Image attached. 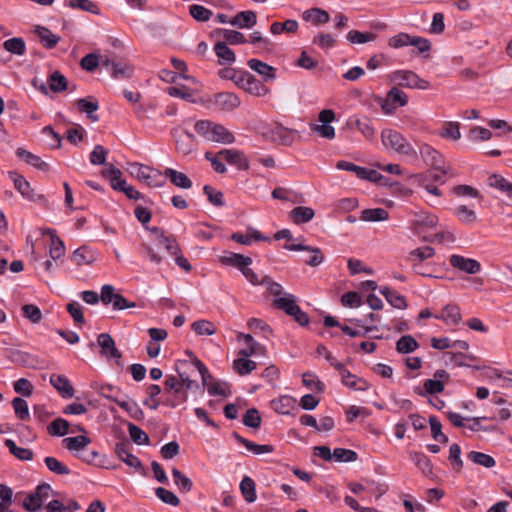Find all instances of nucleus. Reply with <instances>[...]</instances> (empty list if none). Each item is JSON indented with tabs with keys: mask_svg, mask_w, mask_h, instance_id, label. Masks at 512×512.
Returning <instances> with one entry per match:
<instances>
[{
	"mask_svg": "<svg viewBox=\"0 0 512 512\" xmlns=\"http://www.w3.org/2000/svg\"><path fill=\"white\" fill-rule=\"evenodd\" d=\"M231 239L242 245H250L253 241L268 240L258 230L248 227L245 234L233 233Z\"/></svg>",
	"mask_w": 512,
	"mask_h": 512,
	"instance_id": "obj_29",
	"label": "nucleus"
},
{
	"mask_svg": "<svg viewBox=\"0 0 512 512\" xmlns=\"http://www.w3.org/2000/svg\"><path fill=\"white\" fill-rule=\"evenodd\" d=\"M433 168L428 171L425 175H420L418 179H425V181L433 180L435 182H438L440 184L445 183V175H452V170L449 166H441V164H438L436 166H432Z\"/></svg>",
	"mask_w": 512,
	"mask_h": 512,
	"instance_id": "obj_31",
	"label": "nucleus"
},
{
	"mask_svg": "<svg viewBox=\"0 0 512 512\" xmlns=\"http://www.w3.org/2000/svg\"><path fill=\"white\" fill-rule=\"evenodd\" d=\"M243 90L256 97H264L270 93V89L252 74L247 77Z\"/></svg>",
	"mask_w": 512,
	"mask_h": 512,
	"instance_id": "obj_27",
	"label": "nucleus"
},
{
	"mask_svg": "<svg viewBox=\"0 0 512 512\" xmlns=\"http://www.w3.org/2000/svg\"><path fill=\"white\" fill-rule=\"evenodd\" d=\"M235 438L238 440L239 443H241L245 448L253 453L254 455H260V454H267L273 452V446L264 444H256L254 442H251L239 435H235Z\"/></svg>",
	"mask_w": 512,
	"mask_h": 512,
	"instance_id": "obj_44",
	"label": "nucleus"
},
{
	"mask_svg": "<svg viewBox=\"0 0 512 512\" xmlns=\"http://www.w3.org/2000/svg\"><path fill=\"white\" fill-rule=\"evenodd\" d=\"M16 155L22 159L23 161H25L27 164L39 169V170H42V171H46L48 169V165L46 162H44L40 157H38L37 155H34L32 154L31 152L23 149V148H18L16 150Z\"/></svg>",
	"mask_w": 512,
	"mask_h": 512,
	"instance_id": "obj_37",
	"label": "nucleus"
},
{
	"mask_svg": "<svg viewBox=\"0 0 512 512\" xmlns=\"http://www.w3.org/2000/svg\"><path fill=\"white\" fill-rule=\"evenodd\" d=\"M410 458L423 474L430 475L432 473L431 461L425 454L420 452H411Z\"/></svg>",
	"mask_w": 512,
	"mask_h": 512,
	"instance_id": "obj_52",
	"label": "nucleus"
},
{
	"mask_svg": "<svg viewBox=\"0 0 512 512\" xmlns=\"http://www.w3.org/2000/svg\"><path fill=\"white\" fill-rule=\"evenodd\" d=\"M192 330L198 335L210 336L216 332V327L208 320H199L192 324Z\"/></svg>",
	"mask_w": 512,
	"mask_h": 512,
	"instance_id": "obj_64",
	"label": "nucleus"
},
{
	"mask_svg": "<svg viewBox=\"0 0 512 512\" xmlns=\"http://www.w3.org/2000/svg\"><path fill=\"white\" fill-rule=\"evenodd\" d=\"M389 218L388 212L383 208L365 209L361 212L360 219L366 222L385 221Z\"/></svg>",
	"mask_w": 512,
	"mask_h": 512,
	"instance_id": "obj_46",
	"label": "nucleus"
},
{
	"mask_svg": "<svg viewBox=\"0 0 512 512\" xmlns=\"http://www.w3.org/2000/svg\"><path fill=\"white\" fill-rule=\"evenodd\" d=\"M237 340L244 341L247 344L246 348L239 350L238 355L240 356L263 355L266 351L265 347L255 341L251 334L239 332L237 333Z\"/></svg>",
	"mask_w": 512,
	"mask_h": 512,
	"instance_id": "obj_13",
	"label": "nucleus"
},
{
	"mask_svg": "<svg viewBox=\"0 0 512 512\" xmlns=\"http://www.w3.org/2000/svg\"><path fill=\"white\" fill-rule=\"evenodd\" d=\"M272 409L283 415L289 414L296 406V399L289 395L280 396L271 402Z\"/></svg>",
	"mask_w": 512,
	"mask_h": 512,
	"instance_id": "obj_30",
	"label": "nucleus"
},
{
	"mask_svg": "<svg viewBox=\"0 0 512 512\" xmlns=\"http://www.w3.org/2000/svg\"><path fill=\"white\" fill-rule=\"evenodd\" d=\"M341 382L346 387L356 390V391H365L369 388L368 383L356 375L352 374L349 370L343 372L341 375Z\"/></svg>",
	"mask_w": 512,
	"mask_h": 512,
	"instance_id": "obj_32",
	"label": "nucleus"
},
{
	"mask_svg": "<svg viewBox=\"0 0 512 512\" xmlns=\"http://www.w3.org/2000/svg\"><path fill=\"white\" fill-rule=\"evenodd\" d=\"M434 318L452 326L458 325L462 320L460 308L456 304L445 305L440 313L434 315Z\"/></svg>",
	"mask_w": 512,
	"mask_h": 512,
	"instance_id": "obj_16",
	"label": "nucleus"
},
{
	"mask_svg": "<svg viewBox=\"0 0 512 512\" xmlns=\"http://www.w3.org/2000/svg\"><path fill=\"white\" fill-rule=\"evenodd\" d=\"M271 137L274 141H277L282 145L290 146L300 137V135L295 129L278 125L272 130Z\"/></svg>",
	"mask_w": 512,
	"mask_h": 512,
	"instance_id": "obj_15",
	"label": "nucleus"
},
{
	"mask_svg": "<svg viewBox=\"0 0 512 512\" xmlns=\"http://www.w3.org/2000/svg\"><path fill=\"white\" fill-rule=\"evenodd\" d=\"M434 254H435L434 248H432L430 246H424V247H420V248L412 250L409 253L407 259L411 264L421 263L424 260L429 259L432 256H434Z\"/></svg>",
	"mask_w": 512,
	"mask_h": 512,
	"instance_id": "obj_48",
	"label": "nucleus"
},
{
	"mask_svg": "<svg viewBox=\"0 0 512 512\" xmlns=\"http://www.w3.org/2000/svg\"><path fill=\"white\" fill-rule=\"evenodd\" d=\"M417 348V341L410 335L402 336L396 343V349L401 354L411 353Z\"/></svg>",
	"mask_w": 512,
	"mask_h": 512,
	"instance_id": "obj_58",
	"label": "nucleus"
},
{
	"mask_svg": "<svg viewBox=\"0 0 512 512\" xmlns=\"http://www.w3.org/2000/svg\"><path fill=\"white\" fill-rule=\"evenodd\" d=\"M274 305L278 309L285 311L288 315L293 314L299 307L296 304L295 297L290 293H284L282 297L276 298L274 300Z\"/></svg>",
	"mask_w": 512,
	"mask_h": 512,
	"instance_id": "obj_41",
	"label": "nucleus"
},
{
	"mask_svg": "<svg viewBox=\"0 0 512 512\" xmlns=\"http://www.w3.org/2000/svg\"><path fill=\"white\" fill-rule=\"evenodd\" d=\"M172 136L175 141L177 152L187 155L195 149L196 137L191 132H179V130L175 128L172 130Z\"/></svg>",
	"mask_w": 512,
	"mask_h": 512,
	"instance_id": "obj_10",
	"label": "nucleus"
},
{
	"mask_svg": "<svg viewBox=\"0 0 512 512\" xmlns=\"http://www.w3.org/2000/svg\"><path fill=\"white\" fill-rule=\"evenodd\" d=\"M62 443L69 452L77 456L81 453V451L87 448V446L91 443V440L86 435H79L64 438Z\"/></svg>",
	"mask_w": 512,
	"mask_h": 512,
	"instance_id": "obj_21",
	"label": "nucleus"
},
{
	"mask_svg": "<svg viewBox=\"0 0 512 512\" xmlns=\"http://www.w3.org/2000/svg\"><path fill=\"white\" fill-rule=\"evenodd\" d=\"M102 176L109 180L114 190L122 191L127 185V182L121 178V170L111 164L105 166L102 170Z\"/></svg>",
	"mask_w": 512,
	"mask_h": 512,
	"instance_id": "obj_19",
	"label": "nucleus"
},
{
	"mask_svg": "<svg viewBox=\"0 0 512 512\" xmlns=\"http://www.w3.org/2000/svg\"><path fill=\"white\" fill-rule=\"evenodd\" d=\"M257 16L251 11H241L237 13L231 20H229V24L240 29H250L256 25Z\"/></svg>",
	"mask_w": 512,
	"mask_h": 512,
	"instance_id": "obj_22",
	"label": "nucleus"
},
{
	"mask_svg": "<svg viewBox=\"0 0 512 512\" xmlns=\"http://www.w3.org/2000/svg\"><path fill=\"white\" fill-rule=\"evenodd\" d=\"M76 105L81 112L86 113L87 117L93 121L98 120V116L94 112L98 110L99 104L94 97L81 98L76 101Z\"/></svg>",
	"mask_w": 512,
	"mask_h": 512,
	"instance_id": "obj_34",
	"label": "nucleus"
},
{
	"mask_svg": "<svg viewBox=\"0 0 512 512\" xmlns=\"http://www.w3.org/2000/svg\"><path fill=\"white\" fill-rule=\"evenodd\" d=\"M152 231L159 234L158 235V243L160 245H163L169 254H171L173 256H177V254L180 253L179 245L177 244L175 239L165 236L164 233L161 232L156 227L153 228Z\"/></svg>",
	"mask_w": 512,
	"mask_h": 512,
	"instance_id": "obj_51",
	"label": "nucleus"
},
{
	"mask_svg": "<svg viewBox=\"0 0 512 512\" xmlns=\"http://www.w3.org/2000/svg\"><path fill=\"white\" fill-rule=\"evenodd\" d=\"M298 27H299V25L296 20L289 19L283 23H280V22L272 23L271 27H270V32L275 35L281 34L283 32L294 33L297 31Z\"/></svg>",
	"mask_w": 512,
	"mask_h": 512,
	"instance_id": "obj_55",
	"label": "nucleus"
},
{
	"mask_svg": "<svg viewBox=\"0 0 512 512\" xmlns=\"http://www.w3.org/2000/svg\"><path fill=\"white\" fill-rule=\"evenodd\" d=\"M49 87L53 92H62L67 88L66 77L58 71H54L48 79Z\"/></svg>",
	"mask_w": 512,
	"mask_h": 512,
	"instance_id": "obj_59",
	"label": "nucleus"
},
{
	"mask_svg": "<svg viewBox=\"0 0 512 512\" xmlns=\"http://www.w3.org/2000/svg\"><path fill=\"white\" fill-rule=\"evenodd\" d=\"M163 177L168 178L170 182L178 188L190 189L192 187L191 179L185 173L173 168H166L163 172Z\"/></svg>",
	"mask_w": 512,
	"mask_h": 512,
	"instance_id": "obj_24",
	"label": "nucleus"
},
{
	"mask_svg": "<svg viewBox=\"0 0 512 512\" xmlns=\"http://www.w3.org/2000/svg\"><path fill=\"white\" fill-rule=\"evenodd\" d=\"M44 463L46 467L51 471L52 473H55L57 475H68L70 474V469L60 462L57 458L52 456H47L44 459Z\"/></svg>",
	"mask_w": 512,
	"mask_h": 512,
	"instance_id": "obj_57",
	"label": "nucleus"
},
{
	"mask_svg": "<svg viewBox=\"0 0 512 512\" xmlns=\"http://www.w3.org/2000/svg\"><path fill=\"white\" fill-rule=\"evenodd\" d=\"M419 154L422 159L431 166H436L442 163L441 154L429 144H421L419 146Z\"/></svg>",
	"mask_w": 512,
	"mask_h": 512,
	"instance_id": "obj_35",
	"label": "nucleus"
},
{
	"mask_svg": "<svg viewBox=\"0 0 512 512\" xmlns=\"http://www.w3.org/2000/svg\"><path fill=\"white\" fill-rule=\"evenodd\" d=\"M52 488L49 484H41L30 494L26 495L22 501V506L29 512H37L41 509L42 505L49 499Z\"/></svg>",
	"mask_w": 512,
	"mask_h": 512,
	"instance_id": "obj_6",
	"label": "nucleus"
},
{
	"mask_svg": "<svg viewBox=\"0 0 512 512\" xmlns=\"http://www.w3.org/2000/svg\"><path fill=\"white\" fill-rule=\"evenodd\" d=\"M408 103V96L397 87L391 88L386 97L381 101L382 112L386 115H392L398 107H403Z\"/></svg>",
	"mask_w": 512,
	"mask_h": 512,
	"instance_id": "obj_8",
	"label": "nucleus"
},
{
	"mask_svg": "<svg viewBox=\"0 0 512 512\" xmlns=\"http://www.w3.org/2000/svg\"><path fill=\"white\" fill-rule=\"evenodd\" d=\"M195 132L205 141L222 144H231L234 142V135L223 125L210 120H198L194 124Z\"/></svg>",
	"mask_w": 512,
	"mask_h": 512,
	"instance_id": "obj_1",
	"label": "nucleus"
},
{
	"mask_svg": "<svg viewBox=\"0 0 512 512\" xmlns=\"http://www.w3.org/2000/svg\"><path fill=\"white\" fill-rule=\"evenodd\" d=\"M229 164L237 165L240 169H248V160L237 150L225 149L219 153Z\"/></svg>",
	"mask_w": 512,
	"mask_h": 512,
	"instance_id": "obj_33",
	"label": "nucleus"
},
{
	"mask_svg": "<svg viewBox=\"0 0 512 512\" xmlns=\"http://www.w3.org/2000/svg\"><path fill=\"white\" fill-rule=\"evenodd\" d=\"M172 476L175 485L182 492H189L192 489V481L177 468L172 469Z\"/></svg>",
	"mask_w": 512,
	"mask_h": 512,
	"instance_id": "obj_60",
	"label": "nucleus"
},
{
	"mask_svg": "<svg viewBox=\"0 0 512 512\" xmlns=\"http://www.w3.org/2000/svg\"><path fill=\"white\" fill-rule=\"evenodd\" d=\"M303 19L314 25H319L329 21V14L320 8H311L303 12Z\"/></svg>",
	"mask_w": 512,
	"mask_h": 512,
	"instance_id": "obj_42",
	"label": "nucleus"
},
{
	"mask_svg": "<svg viewBox=\"0 0 512 512\" xmlns=\"http://www.w3.org/2000/svg\"><path fill=\"white\" fill-rule=\"evenodd\" d=\"M115 453L118 458L124 462L126 465L133 467L135 469H141L142 464L141 461L132 453H130L128 447L124 443H118L115 446Z\"/></svg>",
	"mask_w": 512,
	"mask_h": 512,
	"instance_id": "obj_26",
	"label": "nucleus"
},
{
	"mask_svg": "<svg viewBox=\"0 0 512 512\" xmlns=\"http://www.w3.org/2000/svg\"><path fill=\"white\" fill-rule=\"evenodd\" d=\"M97 343L100 347V353L107 359L118 360L121 358V352L117 349L113 338L107 333L98 335Z\"/></svg>",
	"mask_w": 512,
	"mask_h": 512,
	"instance_id": "obj_12",
	"label": "nucleus"
},
{
	"mask_svg": "<svg viewBox=\"0 0 512 512\" xmlns=\"http://www.w3.org/2000/svg\"><path fill=\"white\" fill-rule=\"evenodd\" d=\"M219 261L223 265L236 267L239 271L244 265H251L252 259L242 254L227 252L219 257Z\"/></svg>",
	"mask_w": 512,
	"mask_h": 512,
	"instance_id": "obj_25",
	"label": "nucleus"
},
{
	"mask_svg": "<svg viewBox=\"0 0 512 512\" xmlns=\"http://www.w3.org/2000/svg\"><path fill=\"white\" fill-rule=\"evenodd\" d=\"M438 223L439 219L435 214L420 211L413 214V218L410 220V228L416 235L423 238L427 232L434 230Z\"/></svg>",
	"mask_w": 512,
	"mask_h": 512,
	"instance_id": "obj_7",
	"label": "nucleus"
},
{
	"mask_svg": "<svg viewBox=\"0 0 512 512\" xmlns=\"http://www.w3.org/2000/svg\"><path fill=\"white\" fill-rule=\"evenodd\" d=\"M214 51L220 64H232L236 60L234 52L227 46L226 42H217Z\"/></svg>",
	"mask_w": 512,
	"mask_h": 512,
	"instance_id": "obj_40",
	"label": "nucleus"
},
{
	"mask_svg": "<svg viewBox=\"0 0 512 512\" xmlns=\"http://www.w3.org/2000/svg\"><path fill=\"white\" fill-rule=\"evenodd\" d=\"M5 446L19 460L28 461L33 458V452L30 449L17 446L12 439H6Z\"/></svg>",
	"mask_w": 512,
	"mask_h": 512,
	"instance_id": "obj_45",
	"label": "nucleus"
},
{
	"mask_svg": "<svg viewBox=\"0 0 512 512\" xmlns=\"http://www.w3.org/2000/svg\"><path fill=\"white\" fill-rule=\"evenodd\" d=\"M130 174L150 187H162L165 184L163 173L147 165L132 163L129 166Z\"/></svg>",
	"mask_w": 512,
	"mask_h": 512,
	"instance_id": "obj_4",
	"label": "nucleus"
},
{
	"mask_svg": "<svg viewBox=\"0 0 512 512\" xmlns=\"http://www.w3.org/2000/svg\"><path fill=\"white\" fill-rule=\"evenodd\" d=\"M335 120V112L331 109H324L318 115L319 124L312 127V130L325 139L335 138V128L331 123Z\"/></svg>",
	"mask_w": 512,
	"mask_h": 512,
	"instance_id": "obj_9",
	"label": "nucleus"
},
{
	"mask_svg": "<svg viewBox=\"0 0 512 512\" xmlns=\"http://www.w3.org/2000/svg\"><path fill=\"white\" fill-rule=\"evenodd\" d=\"M467 458L471 462L486 468H491L495 466L494 458L485 453L471 451L467 454Z\"/></svg>",
	"mask_w": 512,
	"mask_h": 512,
	"instance_id": "obj_56",
	"label": "nucleus"
},
{
	"mask_svg": "<svg viewBox=\"0 0 512 512\" xmlns=\"http://www.w3.org/2000/svg\"><path fill=\"white\" fill-rule=\"evenodd\" d=\"M314 215V210L306 206H297L290 212L291 220L297 225L309 222Z\"/></svg>",
	"mask_w": 512,
	"mask_h": 512,
	"instance_id": "obj_38",
	"label": "nucleus"
},
{
	"mask_svg": "<svg viewBox=\"0 0 512 512\" xmlns=\"http://www.w3.org/2000/svg\"><path fill=\"white\" fill-rule=\"evenodd\" d=\"M96 259V252L87 246L79 247L71 255L72 262L77 266L91 265Z\"/></svg>",
	"mask_w": 512,
	"mask_h": 512,
	"instance_id": "obj_20",
	"label": "nucleus"
},
{
	"mask_svg": "<svg viewBox=\"0 0 512 512\" xmlns=\"http://www.w3.org/2000/svg\"><path fill=\"white\" fill-rule=\"evenodd\" d=\"M51 385L64 398H71L74 395V389L67 377L60 374H52L50 376Z\"/></svg>",
	"mask_w": 512,
	"mask_h": 512,
	"instance_id": "obj_23",
	"label": "nucleus"
},
{
	"mask_svg": "<svg viewBox=\"0 0 512 512\" xmlns=\"http://www.w3.org/2000/svg\"><path fill=\"white\" fill-rule=\"evenodd\" d=\"M491 420L487 417H474V418H468L467 419V428L470 431L473 432H479V431H485V432H491L496 429V426L494 424H490L487 426H484L482 422Z\"/></svg>",
	"mask_w": 512,
	"mask_h": 512,
	"instance_id": "obj_54",
	"label": "nucleus"
},
{
	"mask_svg": "<svg viewBox=\"0 0 512 512\" xmlns=\"http://www.w3.org/2000/svg\"><path fill=\"white\" fill-rule=\"evenodd\" d=\"M247 65L251 70L259 74L265 82L273 81L276 78L275 68L261 60L250 59Z\"/></svg>",
	"mask_w": 512,
	"mask_h": 512,
	"instance_id": "obj_18",
	"label": "nucleus"
},
{
	"mask_svg": "<svg viewBox=\"0 0 512 512\" xmlns=\"http://www.w3.org/2000/svg\"><path fill=\"white\" fill-rule=\"evenodd\" d=\"M9 178L14 184L15 189L27 200L36 201L38 195L31 188L30 183L17 172H9Z\"/></svg>",
	"mask_w": 512,
	"mask_h": 512,
	"instance_id": "obj_14",
	"label": "nucleus"
},
{
	"mask_svg": "<svg viewBox=\"0 0 512 512\" xmlns=\"http://www.w3.org/2000/svg\"><path fill=\"white\" fill-rule=\"evenodd\" d=\"M5 50L16 55H23L26 50L25 42L22 38H11L3 44Z\"/></svg>",
	"mask_w": 512,
	"mask_h": 512,
	"instance_id": "obj_62",
	"label": "nucleus"
},
{
	"mask_svg": "<svg viewBox=\"0 0 512 512\" xmlns=\"http://www.w3.org/2000/svg\"><path fill=\"white\" fill-rule=\"evenodd\" d=\"M189 13L196 21H200V22H206L212 16L211 10L205 8L202 5H198V4L190 5Z\"/></svg>",
	"mask_w": 512,
	"mask_h": 512,
	"instance_id": "obj_63",
	"label": "nucleus"
},
{
	"mask_svg": "<svg viewBox=\"0 0 512 512\" xmlns=\"http://www.w3.org/2000/svg\"><path fill=\"white\" fill-rule=\"evenodd\" d=\"M69 428L70 424L67 420L63 418H57L49 424L47 430L48 433L52 436H64L70 432ZM71 432L74 433L75 430H71Z\"/></svg>",
	"mask_w": 512,
	"mask_h": 512,
	"instance_id": "obj_49",
	"label": "nucleus"
},
{
	"mask_svg": "<svg viewBox=\"0 0 512 512\" xmlns=\"http://www.w3.org/2000/svg\"><path fill=\"white\" fill-rule=\"evenodd\" d=\"M442 138L450 140H459L461 138L460 126L458 122L446 121L443 123L442 129L439 132Z\"/></svg>",
	"mask_w": 512,
	"mask_h": 512,
	"instance_id": "obj_47",
	"label": "nucleus"
},
{
	"mask_svg": "<svg viewBox=\"0 0 512 512\" xmlns=\"http://www.w3.org/2000/svg\"><path fill=\"white\" fill-rule=\"evenodd\" d=\"M80 508L76 501H70L64 505L58 500H51L46 505V512H76Z\"/></svg>",
	"mask_w": 512,
	"mask_h": 512,
	"instance_id": "obj_53",
	"label": "nucleus"
},
{
	"mask_svg": "<svg viewBox=\"0 0 512 512\" xmlns=\"http://www.w3.org/2000/svg\"><path fill=\"white\" fill-rule=\"evenodd\" d=\"M381 142L386 149H392L396 153L409 158H417L418 152L407 138L393 129H384L381 132Z\"/></svg>",
	"mask_w": 512,
	"mask_h": 512,
	"instance_id": "obj_2",
	"label": "nucleus"
},
{
	"mask_svg": "<svg viewBox=\"0 0 512 512\" xmlns=\"http://www.w3.org/2000/svg\"><path fill=\"white\" fill-rule=\"evenodd\" d=\"M194 367L201 375L202 385L207 388L210 395L228 397L231 395V387L225 381L214 380L207 367L197 358L192 361Z\"/></svg>",
	"mask_w": 512,
	"mask_h": 512,
	"instance_id": "obj_3",
	"label": "nucleus"
},
{
	"mask_svg": "<svg viewBox=\"0 0 512 512\" xmlns=\"http://www.w3.org/2000/svg\"><path fill=\"white\" fill-rule=\"evenodd\" d=\"M250 356H240L233 361V369L241 376L247 375L257 368V363Z\"/></svg>",
	"mask_w": 512,
	"mask_h": 512,
	"instance_id": "obj_36",
	"label": "nucleus"
},
{
	"mask_svg": "<svg viewBox=\"0 0 512 512\" xmlns=\"http://www.w3.org/2000/svg\"><path fill=\"white\" fill-rule=\"evenodd\" d=\"M114 402L117 403V405L123 409L125 412L129 414L130 417L140 420L143 418L144 413L142 409L139 407V405L132 399L128 398L127 396L123 398H115Z\"/></svg>",
	"mask_w": 512,
	"mask_h": 512,
	"instance_id": "obj_28",
	"label": "nucleus"
},
{
	"mask_svg": "<svg viewBox=\"0 0 512 512\" xmlns=\"http://www.w3.org/2000/svg\"><path fill=\"white\" fill-rule=\"evenodd\" d=\"M240 490L247 502L252 503L256 500L255 482L252 478L245 476L240 482Z\"/></svg>",
	"mask_w": 512,
	"mask_h": 512,
	"instance_id": "obj_50",
	"label": "nucleus"
},
{
	"mask_svg": "<svg viewBox=\"0 0 512 512\" xmlns=\"http://www.w3.org/2000/svg\"><path fill=\"white\" fill-rule=\"evenodd\" d=\"M390 81L394 84L410 89L427 90L430 83L420 78L416 73L410 70H396L389 75Z\"/></svg>",
	"mask_w": 512,
	"mask_h": 512,
	"instance_id": "obj_5",
	"label": "nucleus"
},
{
	"mask_svg": "<svg viewBox=\"0 0 512 512\" xmlns=\"http://www.w3.org/2000/svg\"><path fill=\"white\" fill-rule=\"evenodd\" d=\"M213 103L222 110L232 111L241 104L240 98L231 92H221L214 96Z\"/></svg>",
	"mask_w": 512,
	"mask_h": 512,
	"instance_id": "obj_17",
	"label": "nucleus"
},
{
	"mask_svg": "<svg viewBox=\"0 0 512 512\" xmlns=\"http://www.w3.org/2000/svg\"><path fill=\"white\" fill-rule=\"evenodd\" d=\"M220 34L225 40L226 44L229 43L231 45H238L247 42V39L244 36V34L236 30L222 29L220 30Z\"/></svg>",
	"mask_w": 512,
	"mask_h": 512,
	"instance_id": "obj_61",
	"label": "nucleus"
},
{
	"mask_svg": "<svg viewBox=\"0 0 512 512\" xmlns=\"http://www.w3.org/2000/svg\"><path fill=\"white\" fill-rule=\"evenodd\" d=\"M35 33L39 37L43 46L48 49L55 47L60 41V36L52 33L46 27L37 26L35 28Z\"/></svg>",
	"mask_w": 512,
	"mask_h": 512,
	"instance_id": "obj_39",
	"label": "nucleus"
},
{
	"mask_svg": "<svg viewBox=\"0 0 512 512\" xmlns=\"http://www.w3.org/2000/svg\"><path fill=\"white\" fill-rule=\"evenodd\" d=\"M450 265L467 274H477L481 271L480 263L472 258H466L461 255L453 254L449 258Z\"/></svg>",
	"mask_w": 512,
	"mask_h": 512,
	"instance_id": "obj_11",
	"label": "nucleus"
},
{
	"mask_svg": "<svg viewBox=\"0 0 512 512\" xmlns=\"http://www.w3.org/2000/svg\"><path fill=\"white\" fill-rule=\"evenodd\" d=\"M453 215L463 224L471 225L477 221V216L474 210L465 205H459L453 209Z\"/></svg>",
	"mask_w": 512,
	"mask_h": 512,
	"instance_id": "obj_43",
	"label": "nucleus"
}]
</instances>
